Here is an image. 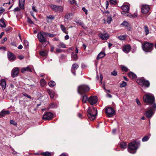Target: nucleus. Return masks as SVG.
I'll return each mask as SVG.
<instances>
[{
	"instance_id": "nucleus-29",
	"label": "nucleus",
	"mask_w": 156,
	"mask_h": 156,
	"mask_svg": "<svg viewBox=\"0 0 156 156\" xmlns=\"http://www.w3.org/2000/svg\"><path fill=\"white\" fill-rule=\"evenodd\" d=\"M71 58L73 60L76 61L78 59V57L76 54L74 52H73L71 54Z\"/></svg>"
},
{
	"instance_id": "nucleus-61",
	"label": "nucleus",
	"mask_w": 156,
	"mask_h": 156,
	"mask_svg": "<svg viewBox=\"0 0 156 156\" xmlns=\"http://www.w3.org/2000/svg\"><path fill=\"white\" fill-rule=\"evenodd\" d=\"M18 58L20 60H22L24 58V57L23 55H20L18 56Z\"/></svg>"
},
{
	"instance_id": "nucleus-22",
	"label": "nucleus",
	"mask_w": 156,
	"mask_h": 156,
	"mask_svg": "<svg viewBox=\"0 0 156 156\" xmlns=\"http://www.w3.org/2000/svg\"><path fill=\"white\" fill-rule=\"evenodd\" d=\"M25 0H19V5L20 7L22 9H24Z\"/></svg>"
},
{
	"instance_id": "nucleus-62",
	"label": "nucleus",
	"mask_w": 156,
	"mask_h": 156,
	"mask_svg": "<svg viewBox=\"0 0 156 156\" xmlns=\"http://www.w3.org/2000/svg\"><path fill=\"white\" fill-rule=\"evenodd\" d=\"M76 22L80 25L83 24V22L80 20H78L77 21H76Z\"/></svg>"
},
{
	"instance_id": "nucleus-59",
	"label": "nucleus",
	"mask_w": 156,
	"mask_h": 156,
	"mask_svg": "<svg viewBox=\"0 0 156 156\" xmlns=\"http://www.w3.org/2000/svg\"><path fill=\"white\" fill-rule=\"evenodd\" d=\"M81 66L82 69H84L86 67V65L84 63L82 64Z\"/></svg>"
},
{
	"instance_id": "nucleus-14",
	"label": "nucleus",
	"mask_w": 156,
	"mask_h": 156,
	"mask_svg": "<svg viewBox=\"0 0 156 156\" xmlns=\"http://www.w3.org/2000/svg\"><path fill=\"white\" fill-rule=\"evenodd\" d=\"M19 69L18 67L14 68L12 71L11 76L13 77L16 76L19 72Z\"/></svg>"
},
{
	"instance_id": "nucleus-6",
	"label": "nucleus",
	"mask_w": 156,
	"mask_h": 156,
	"mask_svg": "<svg viewBox=\"0 0 156 156\" xmlns=\"http://www.w3.org/2000/svg\"><path fill=\"white\" fill-rule=\"evenodd\" d=\"M156 110V103H154L151 108L145 112V114L147 118H151L154 113Z\"/></svg>"
},
{
	"instance_id": "nucleus-33",
	"label": "nucleus",
	"mask_w": 156,
	"mask_h": 156,
	"mask_svg": "<svg viewBox=\"0 0 156 156\" xmlns=\"http://www.w3.org/2000/svg\"><path fill=\"white\" fill-rule=\"evenodd\" d=\"M120 147L121 148L125 149L127 147L126 144L125 142H122L120 144Z\"/></svg>"
},
{
	"instance_id": "nucleus-27",
	"label": "nucleus",
	"mask_w": 156,
	"mask_h": 156,
	"mask_svg": "<svg viewBox=\"0 0 156 156\" xmlns=\"http://www.w3.org/2000/svg\"><path fill=\"white\" fill-rule=\"evenodd\" d=\"M9 113L10 112L9 111H5L3 110L0 112V115L2 116H3L9 114Z\"/></svg>"
},
{
	"instance_id": "nucleus-49",
	"label": "nucleus",
	"mask_w": 156,
	"mask_h": 156,
	"mask_svg": "<svg viewBox=\"0 0 156 156\" xmlns=\"http://www.w3.org/2000/svg\"><path fill=\"white\" fill-rule=\"evenodd\" d=\"M111 74L113 76H117V72L114 70L111 72Z\"/></svg>"
},
{
	"instance_id": "nucleus-30",
	"label": "nucleus",
	"mask_w": 156,
	"mask_h": 156,
	"mask_svg": "<svg viewBox=\"0 0 156 156\" xmlns=\"http://www.w3.org/2000/svg\"><path fill=\"white\" fill-rule=\"evenodd\" d=\"M60 26L62 30L65 33L67 34L68 31L67 30L66 28L62 24H61Z\"/></svg>"
},
{
	"instance_id": "nucleus-21",
	"label": "nucleus",
	"mask_w": 156,
	"mask_h": 156,
	"mask_svg": "<svg viewBox=\"0 0 156 156\" xmlns=\"http://www.w3.org/2000/svg\"><path fill=\"white\" fill-rule=\"evenodd\" d=\"M131 46L129 45L125 46L123 47V51L126 53H129L130 50Z\"/></svg>"
},
{
	"instance_id": "nucleus-45",
	"label": "nucleus",
	"mask_w": 156,
	"mask_h": 156,
	"mask_svg": "<svg viewBox=\"0 0 156 156\" xmlns=\"http://www.w3.org/2000/svg\"><path fill=\"white\" fill-rule=\"evenodd\" d=\"M118 38L119 40H124L126 38V35H123L122 36H120L118 37Z\"/></svg>"
},
{
	"instance_id": "nucleus-4",
	"label": "nucleus",
	"mask_w": 156,
	"mask_h": 156,
	"mask_svg": "<svg viewBox=\"0 0 156 156\" xmlns=\"http://www.w3.org/2000/svg\"><path fill=\"white\" fill-rule=\"evenodd\" d=\"M121 8L123 10L121 12L122 14L130 18H134L137 17V16L136 14H134L133 15H132L129 14L128 12L129 11V8L128 5L124 4L122 6Z\"/></svg>"
},
{
	"instance_id": "nucleus-35",
	"label": "nucleus",
	"mask_w": 156,
	"mask_h": 156,
	"mask_svg": "<svg viewBox=\"0 0 156 156\" xmlns=\"http://www.w3.org/2000/svg\"><path fill=\"white\" fill-rule=\"evenodd\" d=\"M150 135L149 136H146L144 137L142 139V141L143 142H144L147 141L149 139Z\"/></svg>"
},
{
	"instance_id": "nucleus-55",
	"label": "nucleus",
	"mask_w": 156,
	"mask_h": 156,
	"mask_svg": "<svg viewBox=\"0 0 156 156\" xmlns=\"http://www.w3.org/2000/svg\"><path fill=\"white\" fill-rule=\"evenodd\" d=\"M10 124H13L14 125H16V123L13 120H11L10 121Z\"/></svg>"
},
{
	"instance_id": "nucleus-3",
	"label": "nucleus",
	"mask_w": 156,
	"mask_h": 156,
	"mask_svg": "<svg viewBox=\"0 0 156 156\" xmlns=\"http://www.w3.org/2000/svg\"><path fill=\"white\" fill-rule=\"evenodd\" d=\"M87 116L88 118L91 120H94L97 115V110L95 107L89 108L87 111Z\"/></svg>"
},
{
	"instance_id": "nucleus-39",
	"label": "nucleus",
	"mask_w": 156,
	"mask_h": 156,
	"mask_svg": "<svg viewBox=\"0 0 156 156\" xmlns=\"http://www.w3.org/2000/svg\"><path fill=\"white\" fill-rule=\"evenodd\" d=\"M50 87H53L55 86V83L53 81H51L48 83Z\"/></svg>"
},
{
	"instance_id": "nucleus-34",
	"label": "nucleus",
	"mask_w": 156,
	"mask_h": 156,
	"mask_svg": "<svg viewBox=\"0 0 156 156\" xmlns=\"http://www.w3.org/2000/svg\"><path fill=\"white\" fill-rule=\"evenodd\" d=\"M58 48H66V45L63 42H60L57 45Z\"/></svg>"
},
{
	"instance_id": "nucleus-18",
	"label": "nucleus",
	"mask_w": 156,
	"mask_h": 156,
	"mask_svg": "<svg viewBox=\"0 0 156 156\" xmlns=\"http://www.w3.org/2000/svg\"><path fill=\"white\" fill-rule=\"evenodd\" d=\"M98 36L100 37L103 40H106L109 37L108 35L106 33L100 34Z\"/></svg>"
},
{
	"instance_id": "nucleus-19",
	"label": "nucleus",
	"mask_w": 156,
	"mask_h": 156,
	"mask_svg": "<svg viewBox=\"0 0 156 156\" xmlns=\"http://www.w3.org/2000/svg\"><path fill=\"white\" fill-rule=\"evenodd\" d=\"M8 57L9 60L12 61L16 59V57L12 53L10 52H8Z\"/></svg>"
},
{
	"instance_id": "nucleus-64",
	"label": "nucleus",
	"mask_w": 156,
	"mask_h": 156,
	"mask_svg": "<svg viewBox=\"0 0 156 156\" xmlns=\"http://www.w3.org/2000/svg\"><path fill=\"white\" fill-rule=\"evenodd\" d=\"M7 37H5V38H4L3 39V40H2V41H1L2 43H3L4 42L6 41L7 40Z\"/></svg>"
},
{
	"instance_id": "nucleus-17",
	"label": "nucleus",
	"mask_w": 156,
	"mask_h": 156,
	"mask_svg": "<svg viewBox=\"0 0 156 156\" xmlns=\"http://www.w3.org/2000/svg\"><path fill=\"white\" fill-rule=\"evenodd\" d=\"M73 14L71 13H66L65 16V21H69L71 20L72 18Z\"/></svg>"
},
{
	"instance_id": "nucleus-2",
	"label": "nucleus",
	"mask_w": 156,
	"mask_h": 156,
	"mask_svg": "<svg viewBox=\"0 0 156 156\" xmlns=\"http://www.w3.org/2000/svg\"><path fill=\"white\" fill-rule=\"evenodd\" d=\"M143 98L144 102L146 103L152 105L155 103L154 97L153 95L151 93H148L145 94Z\"/></svg>"
},
{
	"instance_id": "nucleus-5",
	"label": "nucleus",
	"mask_w": 156,
	"mask_h": 156,
	"mask_svg": "<svg viewBox=\"0 0 156 156\" xmlns=\"http://www.w3.org/2000/svg\"><path fill=\"white\" fill-rule=\"evenodd\" d=\"M154 44L153 43L146 41L142 44V48L143 50L146 52H151L152 50Z\"/></svg>"
},
{
	"instance_id": "nucleus-53",
	"label": "nucleus",
	"mask_w": 156,
	"mask_h": 156,
	"mask_svg": "<svg viewBox=\"0 0 156 156\" xmlns=\"http://www.w3.org/2000/svg\"><path fill=\"white\" fill-rule=\"evenodd\" d=\"M5 11V9L2 7H0V14H2Z\"/></svg>"
},
{
	"instance_id": "nucleus-9",
	"label": "nucleus",
	"mask_w": 156,
	"mask_h": 156,
	"mask_svg": "<svg viewBox=\"0 0 156 156\" xmlns=\"http://www.w3.org/2000/svg\"><path fill=\"white\" fill-rule=\"evenodd\" d=\"M44 33L45 32H42L41 33L38 34L37 35V38L40 42L42 43L46 42L48 44V42L46 41V37L44 36V35H45V34H44Z\"/></svg>"
},
{
	"instance_id": "nucleus-25",
	"label": "nucleus",
	"mask_w": 156,
	"mask_h": 156,
	"mask_svg": "<svg viewBox=\"0 0 156 156\" xmlns=\"http://www.w3.org/2000/svg\"><path fill=\"white\" fill-rule=\"evenodd\" d=\"M128 75L129 77L132 79H135L136 77V75L132 72H129L128 74Z\"/></svg>"
},
{
	"instance_id": "nucleus-42",
	"label": "nucleus",
	"mask_w": 156,
	"mask_h": 156,
	"mask_svg": "<svg viewBox=\"0 0 156 156\" xmlns=\"http://www.w3.org/2000/svg\"><path fill=\"white\" fill-rule=\"evenodd\" d=\"M46 84V82L44 79H42L40 81V84L41 86L43 87Z\"/></svg>"
},
{
	"instance_id": "nucleus-51",
	"label": "nucleus",
	"mask_w": 156,
	"mask_h": 156,
	"mask_svg": "<svg viewBox=\"0 0 156 156\" xmlns=\"http://www.w3.org/2000/svg\"><path fill=\"white\" fill-rule=\"evenodd\" d=\"M47 18L48 19H50L51 20H54L55 19V17L54 16L52 15H49L47 16Z\"/></svg>"
},
{
	"instance_id": "nucleus-48",
	"label": "nucleus",
	"mask_w": 156,
	"mask_h": 156,
	"mask_svg": "<svg viewBox=\"0 0 156 156\" xmlns=\"http://www.w3.org/2000/svg\"><path fill=\"white\" fill-rule=\"evenodd\" d=\"M109 2L112 5H115L117 3V1L116 0H109Z\"/></svg>"
},
{
	"instance_id": "nucleus-16",
	"label": "nucleus",
	"mask_w": 156,
	"mask_h": 156,
	"mask_svg": "<svg viewBox=\"0 0 156 156\" xmlns=\"http://www.w3.org/2000/svg\"><path fill=\"white\" fill-rule=\"evenodd\" d=\"M78 67L79 66L76 63H74L72 65L71 71L72 73L75 76L76 75L75 70L77 69Z\"/></svg>"
},
{
	"instance_id": "nucleus-8",
	"label": "nucleus",
	"mask_w": 156,
	"mask_h": 156,
	"mask_svg": "<svg viewBox=\"0 0 156 156\" xmlns=\"http://www.w3.org/2000/svg\"><path fill=\"white\" fill-rule=\"evenodd\" d=\"M137 83L142 87H148L150 86V83L149 81L146 80L143 78H141L137 80Z\"/></svg>"
},
{
	"instance_id": "nucleus-15",
	"label": "nucleus",
	"mask_w": 156,
	"mask_h": 156,
	"mask_svg": "<svg viewBox=\"0 0 156 156\" xmlns=\"http://www.w3.org/2000/svg\"><path fill=\"white\" fill-rule=\"evenodd\" d=\"M150 9L149 6L147 5H143L141 8V11L143 14L147 13Z\"/></svg>"
},
{
	"instance_id": "nucleus-38",
	"label": "nucleus",
	"mask_w": 156,
	"mask_h": 156,
	"mask_svg": "<svg viewBox=\"0 0 156 156\" xmlns=\"http://www.w3.org/2000/svg\"><path fill=\"white\" fill-rule=\"evenodd\" d=\"M57 107V105L56 104L52 103L49 105V107L48 109L50 108H55Z\"/></svg>"
},
{
	"instance_id": "nucleus-11",
	"label": "nucleus",
	"mask_w": 156,
	"mask_h": 156,
	"mask_svg": "<svg viewBox=\"0 0 156 156\" xmlns=\"http://www.w3.org/2000/svg\"><path fill=\"white\" fill-rule=\"evenodd\" d=\"M53 114L51 112H45L43 115L42 119L46 120H50L53 118Z\"/></svg>"
},
{
	"instance_id": "nucleus-1",
	"label": "nucleus",
	"mask_w": 156,
	"mask_h": 156,
	"mask_svg": "<svg viewBox=\"0 0 156 156\" xmlns=\"http://www.w3.org/2000/svg\"><path fill=\"white\" fill-rule=\"evenodd\" d=\"M140 145L139 141H133L130 143L128 146V151L131 154H134Z\"/></svg>"
},
{
	"instance_id": "nucleus-63",
	"label": "nucleus",
	"mask_w": 156,
	"mask_h": 156,
	"mask_svg": "<svg viewBox=\"0 0 156 156\" xmlns=\"http://www.w3.org/2000/svg\"><path fill=\"white\" fill-rule=\"evenodd\" d=\"M69 2L70 4H72L74 3L75 1V0H69Z\"/></svg>"
},
{
	"instance_id": "nucleus-57",
	"label": "nucleus",
	"mask_w": 156,
	"mask_h": 156,
	"mask_svg": "<svg viewBox=\"0 0 156 156\" xmlns=\"http://www.w3.org/2000/svg\"><path fill=\"white\" fill-rule=\"evenodd\" d=\"M59 156H69L68 154L63 153L61 154Z\"/></svg>"
},
{
	"instance_id": "nucleus-10",
	"label": "nucleus",
	"mask_w": 156,
	"mask_h": 156,
	"mask_svg": "<svg viewBox=\"0 0 156 156\" xmlns=\"http://www.w3.org/2000/svg\"><path fill=\"white\" fill-rule=\"evenodd\" d=\"M50 7L54 11L56 12H61L63 10V7L61 6H58L55 5H51Z\"/></svg>"
},
{
	"instance_id": "nucleus-41",
	"label": "nucleus",
	"mask_w": 156,
	"mask_h": 156,
	"mask_svg": "<svg viewBox=\"0 0 156 156\" xmlns=\"http://www.w3.org/2000/svg\"><path fill=\"white\" fill-rule=\"evenodd\" d=\"M40 54L42 56H45L47 55V52L46 51H43L40 52Z\"/></svg>"
},
{
	"instance_id": "nucleus-40",
	"label": "nucleus",
	"mask_w": 156,
	"mask_h": 156,
	"mask_svg": "<svg viewBox=\"0 0 156 156\" xmlns=\"http://www.w3.org/2000/svg\"><path fill=\"white\" fill-rule=\"evenodd\" d=\"M144 29L146 34L147 35L149 33V30L147 26H144Z\"/></svg>"
},
{
	"instance_id": "nucleus-47",
	"label": "nucleus",
	"mask_w": 156,
	"mask_h": 156,
	"mask_svg": "<svg viewBox=\"0 0 156 156\" xmlns=\"http://www.w3.org/2000/svg\"><path fill=\"white\" fill-rule=\"evenodd\" d=\"M107 20V23L108 24L110 23L112 20V18L111 16H108Z\"/></svg>"
},
{
	"instance_id": "nucleus-43",
	"label": "nucleus",
	"mask_w": 156,
	"mask_h": 156,
	"mask_svg": "<svg viewBox=\"0 0 156 156\" xmlns=\"http://www.w3.org/2000/svg\"><path fill=\"white\" fill-rule=\"evenodd\" d=\"M121 69L122 71L126 72H127L128 70V69L127 68L124 66H122Z\"/></svg>"
},
{
	"instance_id": "nucleus-20",
	"label": "nucleus",
	"mask_w": 156,
	"mask_h": 156,
	"mask_svg": "<svg viewBox=\"0 0 156 156\" xmlns=\"http://www.w3.org/2000/svg\"><path fill=\"white\" fill-rule=\"evenodd\" d=\"M32 67H33L32 66H29L27 67L22 68L21 70V72L23 73L26 71L31 72L32 71L30 68Z\"/></svg>"
},
{
	"instance_id": "nucleus-32",
	"label": "nucleus",
	"mask_w": 156,
	"mask_h": 156,
	"mask_svg": "<svg viewBox=\"0 0 156 156\" xmlns=\"http://www.w3.org/2000/svg\"><path fill=\"white\" fill-rule=\"evenodd\" d=\"M40 154L44 156H51V153L48 151H46L41 153Z\"/></svg>"
},
{
	"instance_id": "nucleus-37",
	"label": "nucleus",
	"mask_w": 156,
	"mask_h": 156,
	"mask_svg": "<svg viewBox=\"0 0 156 156\" xmlns=\"http://www.w3.org/2000/svg\"><path fill=\"white\" fill-rule=\"evenodd\" d=\"M0 26L2 27H6L4 21L2 20H0Z\"/></svg>"
},
{
	"instance_id": "nucleus-50",
	"label": "nucleus",
	"mask_w": 156,
	"mask_h": 156,
	"mask_svg": "<svg viewBox=\"0 0 156 156\" xmlns=\"http://www.w3.org/2000/svg\"><path fill=\"white\" fill-rule=\"evenodd\" d=\"M23 44L26 47H27L29 45V42L26 40H25L24 41Z\"/></svg>"
},
{
	"instance_id": "nucleus-52",
	"label": "nucleus",
	"mask_w": 156,
	"mask_h": 156,
	"mask_svg": "<svg viewBox=\"0 0 156 156\" xmlns=\"http://www.w3.org/2000/svg\"><path fill=\"white\" fill-rule=\"evenodd\" d=\"M82 10L83 11L85 12V14L86 15H87V10L86 9L83 7L82 8Z\"/></svg>"
},
{
	"instance_id": "nucleus-23",
	"label": "nucleus",
	"mask_w": 156,
	"mask_h": 156,
	"mask_svg": "<svg viewBox=\"0 0 156 156\" xmlns=\"http://www.w3.org/2000/svg\"><path fill=\"white\" fill-rule=\"evenodd\" d=\"M0 85L3 90H4L6 87V82L4 79H2L0 80Z\"/></svg>"
},
{
	"instance_id": "nucleus-36",
	"label": "nucleus",
	"mask_w": 156,
	"mask_h": 156,
	"mask_svg": "<svg viewBox=\"0 0 156 156\" xmlns=\"http://www.w3.org/2000/svg\"><path fill=\"white\" fill-rule=\"evenodd\" d=\"M44 34H45V35L48 36L50 37H53L55 36V35L54 34H51L48 33H44Z\"/></svg>"
},
{
	"instance_id": "nucleus-12",
	"label": "nucleus",
	"mask_w": 156,
	"mask_h": 156,
	"mask_svg": "<svg viewBox=\"0 0 156 156\" xmlns=\"http://www.w3.org/2000/svg\"><path fill=\"white\" fill-rule=\"evenodd\" d=\"M105 112L109 117L112 116L115 114L114 110L112 107H109L107 108L105 110Z\"/></svg>"
},
{
	"instance_id": "nucleus-24",
	"label": "nucleus",
	"mask_w": 156,
	"mask_h": 156,
	"mask_svg": "<svg viewBox=\"0 0 156 156\" xmlns=\"http://www.w3.org/2000/svg\"><path fill=\"white\" fill-rule=\"evenodd\" d=\"M121 25H123V26H125L126 27V28L128 30H131V28L129 27V23L126 21H124L122 23Z\"/></svg>"
},
{
	"instance_id": "nucleus-31",
	"label": "nucleus",
	"mask_w": 156,
	"mask_h": 156,
	"mask_svg": "<svg viewBox=\"0 0 156 156\" xmlns=\"http://www.w3.org/2000/svg\"><path fill=\"white\" fill-rule=\"evenodd\" d=\"M105 54L104 52H101L97 56V59H100L103 57Z\"/></svg>"
},
{
	"instance_id": "nucleus-26",
	"label": "nucleus",
	"mask_w": 156,
	"mask_h": 156,
	"mask_svg": "<svg viewBox=\"0 0 156 156\" xmlns=\"http://www.w3.org/2000/svg\"><path fill=\"white\" fill-rule=\"evenodd\" d=\"M88 101V98L86 94H84L82 96V102L86 103L87 101Z\"/></svg>"
},
{
	"instance_id": "nucleus-60",
	"label": "nucleus",
	"mask_w": 156,
	"mask_h": 156,
	"mask_svg": "<svg viewBox=\"0 0 156 156\" xmlns=\"http://www.w3.org/2000/svg\"><path fill=\"white\" fill-rule=\"evenodd\" d=\"M20 9L19 7H17L15 8L14 9V11L15 12H16L17 11H20Z\"/></svg>"
},
{
	"instance_id": "nucleus-46",
	"label": "nucleus",
	"mask_w": 156,
	"mask_h": 156,
	"mask_svg": "<svg viewBox=\"0 0 156 156\" xmlns=\"http://www.w3.org/2000/svg\"><path fill=\"white\" fill-rule=\"evenodd\" d=\"M27 21L28 23L30 24H34V22L31 20V19L29 17H28L27 18Z\"/></svg>"
},
{
	"instance_id": "nucleus-44",
	"label": "nucleus",
	"mask_w": 156,
	"mask_h": 156,
	"mask_svg": "<svg viewBox=\"0 0 156 156\" xmlns=\"http://www.w3.org/2000/svg\"><path fill=\"white\" fill-rule=\"evenodd\" d=\"M127 85L126 83L124 81H123L122 83L120 84V87H126Z\"/></svg>"
},
{
	"instance_id": "nucleus-7",
	"label": "nucleus",
	"mask_w": 156,
	"mask_h": 156,
	"mask_svg": "<svg viewBox=\"0 0 156 156\" xmlns=\"http://www.w3.org/2000/svg\"><path fill=\"white\" fill-rule=\"evenodd\" d=\"M90 89V87L88 86L82 85L78 87L77 91L78 93L82 95L89 91Z\"/></svg>"
},
{
	"instance_id": "nucleus-56",
	"label": "nucleus",
	"mask_w": 156,
	"mask_h": 156,
	"mask_svg": "<svg viewBox=\"0 0 156 156\" xmlns=\"http://www.w3.org/2000/svg\"><path fill=\"white\" fill-rule=\"evenodd\" d=\"M23 95L24 96L26 97L29 98L31 99V97L28 94H27L26 93H23Z\"/></svg>"
},
{
	"instance_id": "nucleus-13",
	"label": "nucleus",
	"mask_w": 156,
	"mask_h": 156,
	"mask_svg": "<svg viewBox=\"0 0 156 156\" xmlns=\"http://www.w3.org/2000/svg\"><path fill=\"white\" fill-rule=\"evenodd\" d=\"M97 100L98 98L96 96H91L88 98V102L92 105L96 104Z\"/></svg>"
},
{
	"instance_id": "nucleus-28",
	"label": "nucleus",
	"mask_w": 156,
	"mask_h": 156,
	"mask_svg": "<svg viewBox=\"0 0 156 156\" xmlns=\"http://www.w3.org/2000/svg\"><path fill=\"white\" fill-rule=\"evenodd\" d=\"M48 92L51 98L52 99L55 95V93L54 91L52 90H48Z\"/></svg>"
},
{
	"instance_id": "nucleus-54",
	"label": "nucleus",
	"mask_w": 156,
	"mask_h": 156,
	"mask_svg": "<svg viewBox=\"0 0 156 156\" xmlns=\"http://www.w3.org/2000/svg\"><path fill=\"white\" fill-rule=\"evenodd\" d=\"M136 101L138 105L139 106L141 105V103L138 98L136 99Z\"/></svg>"
},
{
	"instance_id": "nucleus-58",
	"label": "nucleus",
	"mask_w": 156,
	"mask_h": 156,
	"mask_svg": "<svg viewBox=\"0 0 156 156\" xmlns=\"http://www.w3.org/2000/svg\"><path fill=\"white\" fill-rule=\"evenodd\" d=\"M62 50L58 49V48H57L56 50V52L58 53H60L62 52Z\"/></svg>"
}]
</instances>
